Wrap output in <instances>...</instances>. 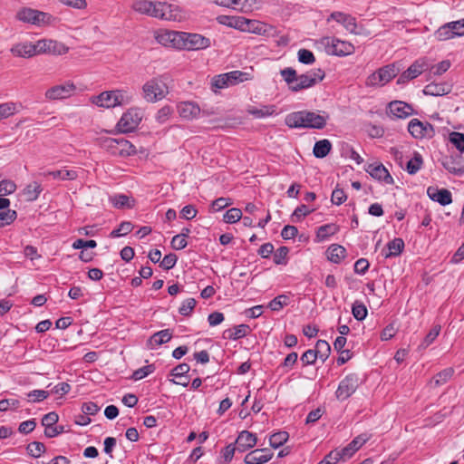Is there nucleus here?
Returning a JSON list of instances; mask_svg holds the SVG:
<instances>
[{
	"label": "nucleus",
	"mask_w": 464,
	"mask_h": 464,
	"mask_svg": "<svg viewBox=\"0 0 464 464\" xmlns=\"http://www.w3.org/2000/svg\"><path fill=\"white\" fill-rule=\"evenodd\" d=\"M314 351L316 352L318 358H320L323 361H325L329 356L331 348L326 341L318 340L315 344V349Z\"/></svg>",
	"instance_id": "47"
},
{
	"label": "nucleus",
	"mask_w": 464,
	"mask_h": 464,
	"mask_svg": "<svg viewBox=\"0 0 464 464\" xmlns=\"http://www.w3.org/2000/svg\"><path fill=\"white\" fill-rule=\"evenodd\" d=\"M102 147L115 157L126 158L137 152L135 146L124 138H106L102 140Z\"/></svg>",
	"instance_id": "3"
},
{
	"label": "nucleus",
	"mask_w": 464,
	"mask_h": 464,
	"mask_svg": "<svg viewBox=\"0 0 464 464\" xmlns=\"http://www.w3.org/2000/svg\"><path fill=\"white\" fill-rule=\"evenodd\" d=\"M172 338V333L169 329L160 331L154 334L149 340L148 345L150 349H155L158 346L170 341Z\"/></svg>",
	"instance_id": "30"
},
{
	"label": "nucleus",
	"mask_w": 464,
	"mask_h": 464,
	"mask_svg": "<svg viewBox=\"0 0 464 464\" xmlns=\"http://www.w3.org/2000/svg\"><path fill=\"white\" fill-rule=\"evenodd\" d=\"M324 78V72L321 69L311 70L306 73L297 75L295 85L292 86V92H296L310 88Z\"/></svg>",
	"instance_id": "11"
},
{
	"label": "nucleus",
	"mask_w": 464,
	"mask_h": 464,
	"mask_svg": "<svg viewBox=\"0 0 464 464\" xmlns=\"http://www.w3.org/2000/svg\"><path fill=\"white\" fill-rule=\"evenodd\" d=\"M142 92L147 102H155L168 93V87L161 79L154 78L145 82Z\"/></svg>",
	"instance_id": "7"
},
{
	"label": "nucleus",
	"mask_w": 464,
	"mask_h": 464,
	"mask_svg": "<svg viewBox=\"0 0 464 464\" xmlns=\"http://www.w3.org/2000/svg\"><path fill=\"white\" fill-rule=\"evenodd\" d=\"M288 254V248L286 246H281L279 247L275 253H274V262L276 265H285L286 264V257Z\"/></svg>",
	"instance_id": "60"
},
{
	"label": "nucleus",
	"mask_w": 464,
	"mask_h": 464,
	"mask_svg": "<svg viewBox=\"0 0 464 464\" xmlns=\"http://www.w3.org/2000/svg\"><path fill=\"white\" fill-rule=\"evenodd\" d=\"M155 2L149 0H136L132 3L131 8L140 14L153 16Z\"/></svg>",
	"instance_id": "32"
},
{
	"label": "nucleus",
	"mask_w": 464,
	"mask_h": 464,
	"mask_svg": "<svg viewBox=\"0 0 464 464\" xmlns=\"http://www.w3.org/2000/svg\"><path fill=\"white\" fill-rule=\"evenodd\" d=\"M314 209V208H310L309 207H307L306 205H300L298 206L295 211L293 212L292 214V221L293 222H299L301 221L304 217L308 216L309 214H311Z\"/></svg>",
	"instance_id": "53"
},
{
	"label": "nucleus",
	"mask_w": 464,
	"mask_h": 464,
	"mask_svg": "<svg viewBox=\"0 0 464 464\" xmlns=\"http://www.w3.org/2000/svg\"><path fill=\"white\" fill-rule=\"evenodd\" d=\"M283 79L287 83L289 90L292 91V86L295 85L297 80L296 71L291 67L285 68L280 72Z\"/></svg>",
	"instance_id": "48"
},
{
	"label": "nucleus",
	"mask_w": 464,
	"mask_h": 464,
	"mask_svg": "<svg viewBox=\"0 0 464 464\" xmlns=\"http://www.w3.org/2000/svg\"><path fill=\"white\" fill-rule=\"evenodd\" d=\"M452 90L451 84L443 82H430L427 84L423 89L425 95L430 96H442L450 93Z\"/></svg>",
	"instance_id": "27"
},
{
	"label": "nucleus",
	"mask_w": 464,
	"mask_h": 464,
	"mask_svg": "<svg viewBox=\"0 0 464 464\" xmlns=\"http://www.w3.org/2000/svg\"><path fill=\"white\" fill-rule=\"evenodd\" d=\"M454 370L452 368H447L439 372L434 376L432 382L435 386H440L446 383L453 375Z\"/></svg>",
	"instance_id": "52"
},
{
	"label": "nucleus",
	"mask_w": 464,
	"mask_h": 464,
	"mask_svg": "<svg viewBox=\"0 0 464 464\" xmlns=\"http://www.w3.org/2000/svg\"><path fill=\"white\" fill-rule=\"evenodd\" d=\"M248 113L256 118H266L273 115L276 112L274 105H262L260 108H249Z\"/></svg>",
	"instance_id": "39"
},
{
	"label": "nucleus",
	"mask_w": 464,
	"mask_h": 464,
	"mask_svg": "<svg viewBox=\"0 0 464 464\" xmlns=\"http://www.w3.org/2000/svg\"><path fill=\"white\" fill-rule=\"evenodd\" d=\"M243 32L262 34L266 32L265 24L256 20L246 19V23Z\"/></svg>",
	"instance_id": "46"
},
{
	"label": "nucleus",
	"mask_w": 464,
	"mask_h": 464,
	"mask_svg": "<svg viewBox=\"0 0 464 464\" xmlns=\"http://www.w3.org/2000/svg\"><path fill=\"white\" fill-rule=\"evenodd\" d=\"M399 72L394 64H388L371 73L365 81L367 87H382L391 82Z\"/></svg>",
	"instance_id": "5"
},
{
	"label": "nucleus",
	"mask_w": 464,
	"mask_h": 464,
	"mask_svg": "<svg viewBox=\"0 0 464 464\" xmlns=\"http://www.w3.org/2000/svg\"><path fill=\"white\" fill-rule=\"evenodd\" d=\"M361 384L359 376L355 373L346 375L339 383L335 396L339 401H344L352 396Z\"/></svg>",
	"instance_id": "8"
},
{
	"label": "nucleus",
	"mask_w": 464,
	"mask_h": 464,
	"mask_svg": "<svg viewBox=\"0 0 464 464\" xmlns=\"http://www.w3.org/2000/svg\"><path fill=\"white\" fill-rule=\"evenodd\" d=\"M389 252L385 254V257L399 256L404 248V242L401 238H394L387 245Z\"/></svg>",
	"instance_id": "41"
},
{
	"label": "nucleus",
	"mask_w": 464,
	"mask_h": 464,
	"mask_svg": "<svg viewBox=\"0 0 464 464\" xmlns=\"http://www.w3.org/2000/svg\"><path fill=\"white\" fill-rule=\"evenodd\" d=\"M141 112L137 109H130L120 119L117 128L121 132L126 133L134 130L141 121Z\"/></svg>",
	"instance_id": "12"
},
{
	"label": "nucleus",
	"mask_w": 464,
	"mask_h": 464,
	"mask_svg": "<svg viewBox=\"0 0 464 464\" xmlns=\"http://www.w3.org/2000/svg\"><path fill=\"white\" fill-rule=\"evenodd\" d=\"M253 75L248 72L232 71L214 76L210 82V88L214 92L238 83L250 81Z\"/></svg>",
	"instance_id": "2"
},
{
	"label": "nucleus",
	"mask_w": 464,
	"mask_h": 464,
	"mask_svg": "<svg viewBox=\"0 0 464 464\" xmlns=\"http://www.w3.org/2000/svg\"><path fill=\"white\" fill-rule=\"evenodd\" d=\"M429 69L426 58L416 60L398 79V83H404L410 80L415 79L425 70Z\"/></svg>",
	"instance_id": "16"
},
{
	"label": "nucleus",
	"mask_w": 464,
	"mask_h": 464,
	"mask_svg": "<svg viewBox=\"0 0 464 464\" xmlns=\"http://www.w3.org/2000/svg\"><path fill=\"white\" fill-rule=\"evenodd\" d=\"M371 438L368 433H362L355 437L346 447L341 451L346 459L351 458L359 449L362 447Z\"/></svg>",
	"instance_id": "25"
},
{
	"label": "nucleus",
	"mask_w": 464,
	"mask_h": 464,
	"mask_svg": "<svg viewBox=\"0 0 464 464\" xmlns=\"http://www.w3.org/2000/svg\"><path fill=\"white\" fill-rule=\"evenodd\" d=\"M273 452L268 449H256L245 456L246 464H264L273 458Z\"/></svg>",
	"instance_id": "21"
},
{
	"label": "nucleus",
	"mask_w": 464,
	"mask_h": 464,
	"mask_svg": "<svg viewBox=\"0 0 464 464\" xmlns=\"http://www.w3.org/2000/svg\"><path fill=\"white\" fill-rule=\"evenodd\" d=\"M366 171L375 179L383 181L385 184H392L393 179L388 169L382 163L369 164Z\"/></svg>",
	"instance_id": "22"
},
{
	"label": "nucleus",
	"mask_w": 464,
	"mask_h": 464,
	"mask_svg": "<svg viewBox=\"0 0 464 464\" xmlns=\"http://www.w3.org/2000/svg\"><path fill=\"white\" fill-rule=\"evenodd\" d=\"M10 53L14 57L32 58L39 54L38 41L34 44L28 41L16 43L11 47Z\"/></svg>",
	"instance_id": "13"
},
{
	"label": "nucleus",
	"mask_w": 464,
	"mask_h": 464,
	"mask_svg": "<svg viewBox=\"0 0 464 464\" xmlns=\"http://www.w3.org/2000/svg\"><path fill=\"white\" fill-rule=\"evenodd\" d=\"M319 43L330 55L346 56L354 53V46L350 42L337 38L323 37Z\"/></svg>",
	"instance_id": "6"
},
{
	"label": "nucleus",
	"mask_w": 464,
	"mask_h": 464,
	"mask_svg": "<svg viewBox=\"0 0 464 464\" xmlns=\"http://www.w3.org/2000/svg\"><path fill=\"white\" fill-rule=\"evenodd\" d=\"M110 201L117 208H132L134 202V200L131 198L123 194H118L111 197Z\"/></svg>",
	"instance_id": "38"
},
{
	"label": "nucleus",
	"mask_w": 464,
	"mask_h": 464,
	"mask_svg": "<svg viewBox=\"0 0 464 464\" xmlns=\"http://www.w3.org/2000/svg\"><path fill=\"white\" fill-rule=\"evenodd\" d=\"M210 45V40L198 34L176 32V48L201 50Z\"/></svg>",
	"instance_id": "4"
},
{
	"label": "nucleus",
	"mask_w": 464,
	"mask_h": 464,
	"mask_svg": "<svg viewBox=\"0 0 464 464\" xmlns=\"http://www.w3.org/2000/svg\"><path fill=\"white\" fill-rule=\"evenodd\" d=\"M449 140L460 152H464V133L453 131L450 133Z\"/></svg>",
	"instance_id": "54"
},
{
	"label": "nucleus",
	"mask_w": 464,
	"mask_h": 464,
	"mask_svg": "<svg viewBox=\"0 0 464 464\" xmlns=\"http://www.w3.org/2000/svg\"><path fill=\"white\" fill-rule=\"evenodd\" d=\"M132 96L124 90L107 91L97 96H92L91 101L99 107L110 109L116 106L129 104Z\"/></svg>",
	"instance_id": "1"
},
{
	"label": "nucleus",
	"mask_w": 464,
	"mask_h": 464,
	"mask_svg": "<svg viewBox=\"0 0 464 464\" xmlns=\"http://www.w3.org/2000/svg\"><path fill=\"white\" fill-rule=\"evenodd\" d=\"M413 107L401 101H392L388 104V115L393 119H406L414 114Z\"/></svg>",
	"instance_id": "15"
},
{
	"label": "nucleus",
	"mask_w": 464,
	"mask_h": 464,
	"mask_svg": "<svg viewBox=\"0 0 464 464\" xmlns=\"http://www.w3.org/2000/svg\"><path fill=\"white\" fill-rule=\"evenodd\" d=\"M153 17L169 21L174 16L172 4L167 1H155Z\"/></svg>",
	"instance_id": "28"
},
{
	"label": "nucleus",
	"mask_w": 464,
	"mask_h": 464,
	"mask_svg": "<svg viewBox=\"0 0 464 464\" xmlns=\"http://www.w3.org/2000/svg\"><path fill=\"white\" fill-rule=\"evenodd\" d=\"M352 314L356 320L362 321L367 316V308L362 302L355 301L352 306Z\"/></svg>",
	"instance_id": "51"
},
{
	"label": "nucleus",
	"mask_w": 464,
	"mask_h": 464,
	"mask_svg": "<svg viewBox=\"0 0 464 464\" xmlns=\"http://www.w3.org/2000/svg\"><path fill=\"white\" fill-rule=\"evenodd\" d=\"M27 453L34 457V458H39L42 453H44L46 450L45 446L42 442L34 441L27 445L26 447Z\"/></svg>",
	"instance_id": "58"
},
{
	"label": "nucleus",
	"mask_w": 464,
	"mask_h": 464,
	"mask_svg": "<svg viewBox=\"0 0 464 464\" xmlns=\"http://www.w3.org/2000/svg\"><path fill=\"white\" fill-rule=\"evenodd\" d=\"M346 250L343 246L334 244L327 249L328 259L335 264L340 263L345 257Z\"/></svg>",
	"instance_id": "34"
},
{
	"label": "nucleus",
	"mask_w": 464,
	"mask_h": 464,
	"mask_svg": "<svg viewBox=\"0 0 464 464\" xmlns=\"http://www.w3.org/2000/svg\"><path fill=\"white\" fill-rule=\"evenodd\" d=\"M441 164L450 173L460 175L464 172V158L461 155L445 156Z\"/></svg>",
	"instance_id": "20"
},
{
	"label": "nucleus",
	"mask_w": 464,
	"mask_h": 464,
	"mask_svg": "<svg viewBox=\"0 0 464 464\" xmlns=\"http://www.w3.org/2000/svg\"><path fill=\"white\" fill-rule=\"evenodd\" d=\"M16 18L24 23L43 25L49 24L52 16L47 13L24 7L17 12Z\"/></svg>",
	"instance_id": "10"
},
{
	"label": "nucleus",
	"mask_w": 464,
	"mask_h": 464,
	"mask_svg": "<svg viewBox=\"0 0 464 464\" xmlns=\"http://www.w3.org/2000/svg\"><path fill=\"white\" fill-rule=\"evenodd\" d=\"M242 218V211L237 208H232L228 209L224 217L223 220L228 224H234Z\"/></svg>",
	"instance_id": "57"
},
{
	"label": "nucleus",
	"mask_w": 464,
	"mask_h": 464,
	"mask_svg": "<svg viewBox=\"0 0 464 464\" xmlns=\"http://www.w3.org/2000/svg\"><path fill=\"white\" fill-rule=\"evenodd\" d=\"M440 332V325L437 324L434 325L430 331L428 333V334L425 336L421 343L420 344V348L426 349L428 346H430L435 339L439 336Z\"/></svg>",
	"instance_id": "49"
},
{
	"label": "nucleus",
	"mask_w": 464,
	"mask_h": 464,
	"mask_svg": "<svg viewBox=\"0 0 464 464\" xmlns=\"http://www.w3.org/2000/svg\"><path fill=\"white\" fill-rule=\"evenodd\" d=\"M197 304V301L194 298H188L184 300L180 306L179 307V313L183 316H189L195 306Z\"/></svg>",
	"instance_id": "56"
},
{
	"label": "nucleus",
	"mask_w": 464,
	"mask_h": 464,
	"mask_svg": "<svg viewBox=\"0 0 464 464\" xmlns=\"http://www.w3.org/2000/svg\"><path fill=\"white\" fill-rule=\"evenodd\" d=\"M44 177L51 176L53 179L60 180H75L78 178V171L76 169H58L53 171L44 172Z\"/></svg>",
	"instance_id": "31"
},
{
	"label": "nucleus",
	"mask_w": 464,
	"mask_h": 464,
	"mask_svg": "<svg viewBox=\"0 0 464 464\" xmlns=\"http://www.w3.org/2000/svg\"><path fill=\"white\" fill-rule=\"evenodd\" d=\"M332 144L328 140H321L315 142L314 147V155L316 158H324L331 150Z\"/></svg>",
	"instance_id": "40"
},
{
	"label": "nucleus",
	"mask_w": 464,
	"mask_h": 464,
	"mask_svg": "<svg viewBox=\"0 0 464 464\" xmlns=\"http://www.w3.org/2000/svg\"><path fill=\"white\" fill-rule=\"evenodd\" d=\"M408 131L417 140L432 139L435 136L433 126L428 121L411 119L408 123Z\"/></svg>",
	"instance_id": "9"
},
{
	"label": "nucleus",
	"mask_w": 464,
	"mask_h": 464,
	"mask_svg": "<svg viewBox=\"0 0 464 464\" xmlns=\"http://www.w3.org/2000/svg\"><path fill=\"white\" fill-rule=\"evenodd\" d=\"M256 441L257 438L256 434L243 430L238 434L236 440L237 450L240 452H244L253 448L256 444Z\"/></svg>",
	"instance_id": "23"
},
{
	"label": "nucleus",
	"mask_w": 464,
	"mask_h": 464,
	"mask_svg": "<svg viewBox=\"0 0 464 464\" xmlns=\"http://www.w3.org/2000/svg\"><path fill=\"white\" fill-rule=\"evenodd\" d=\"M288 437V433L285 431L274 433L269 438V444L272 448L277 449L287 441Z\"/></svg>",
	"instance_id": "50"
},
{
	"label": "nucleus",
	"mask_w": 464,
	"mask_h": 464,
	"mask_svg": "<svg viewBox=\"0 0 464 464\" xmlns=\"http://www.w3.org/2000/svg\"><path fill=\"white\" fill-rule=\"evenodd\" d=\"M422 163L421 155L418 152H414L413 157L408 161L406 166L408 173L411 175L417 173L420 169Z\"/></svg>",
	"instance_id": "42"
},
{
	"label": "nucleus",
	"mask_w": 464,
	"mask_h": 464,
	"mask_svg": "<svg viewBox=\"0 0 464 464\" xmlns=\"http://www.w3.org/2000/svg\"><path fill=\"white\" fill-rule=\"evenodd\" d=\"M15 112V104L5 102L0 104V120L8 118Z\"/></svg>",
	"instance_id": "62"
},
{
	"label": "nucleus",
	"mask_w": 464,
	"mask_h": 464,
	"mask_svg": "<svg viewBox=\"0 0 464 464\" xmlns=\"http://www.w3.org/2000/svg\"><path fill=\"white\" fill-rule=\"evenodd\" d=\"M331 19L341 24L349 33L359 34L356 19L351 14L342 12H333L327 21L329 22Z\"/></svg>",
	"instance_id": "19"
},
{
	"label": "nucleus",
	"mask_w": 464,
	"mask_h": 464,
	"mask_svg": "<svg viewBox=\"0 0 464 464\" xmlns=\"http://www.w3.org/2000/svg\"><path fill=\"white\" fill-rule=\"evenodd\" d=\"M339 230V227L335 224H326L318 227L316 232V240L323 242L326 240L330 236L334 235Z\"/></svg>",
	"instance_id": "37"
},
{
	"label": "nucleus",
	"mask_w": 464,
	"mask_h": 464,
	"mask_svg": "<svg viewBox=\"0 0 464 464\" xmlns=\"http://www.w3.org/2000/svg\"><path fill=\"white\" fill-rule=\"evenodd\" d=\"M297 54L298 61L304 64H312L315 60L314 53L307 49H300Z\"/></svg>",
	"instance_id": "63"
},
{
	"label": "nucleus",
	"mask_w": 464,
	"mask_h": 464,
	"mask_svg": "<svg viewBox=\"0 0 464 464\" xmlns=\"http://www.w3.org/2000/svg\"><path fill=\"white\" fill-rule=\"evenodd\" d=\"M454 36H464V18L450 22Z\"/></svg>",
	"instance_id": "64"
},
{
	"label": "nucleus",
	"mask_w": 464,
	"mask_h": 464,
	"mask_svg": "<svg viewBox=\"0 0 464 464\" xmlns=\"http://www.w3.org/2000/svg\"><path fill=\"white\" fill-rule=\"evenodd\" d=\"M249 330L250 328L247 324H239L233 329L228 330L227 333L228 334V338L237 340L245 337L248 334Z\"/></svg>",
	"instance_id": "45"
},
{
	"label": "nucleus",
	"mask_w": 464,
	"mask_h": 464,
	"mask_svg": "<svg viewBox=\"0 0 464 464\" xmlns=\"http://www.w3.org/2000/svg\"><path fill=\"white\" fill-rule=\"evenodd\" d=\"M43 191L41 184L37 181H33L28 184L23 190V194L27 201H34L38 198Z\"/></svg>",
	"instance_id": "36"
},
{
	"label": "nucleus",
	"mask_w": 464,
	"mask_h": 464,
	"mask_svg": "<svg viewBox=\"0 0 464 464\" xmlns=\"http://www.w3.org/2000/svg\"><path fill=\"white\" fill-rule=\"evenodd\" d=\"M285 122L289 128H305L304 111L289 113Z\"/></svg>",
	"instance_id": "33"
},
{
	"label": "nucleus",
	"mask_w": 464,
	"mask_h": 464,
	"mask_svg": "<svg viewBox=\"0 0 464 464\" xmlns=\"http://www.w3.org/2000/svg\"><path fill=\"white\" fill-rule=\"evenodd\" d=\"M305 128L323 129L327 121L326 114H318L314 111H304Z\"/></svg>",
	"instance_id": "24"
},
{
	"label": "nucleus",
	"mask_w": 464,
	"mask_h": 464,
	"mask_svg": "<svg viewBox=\"0 0 464 464\" xmlns=\"http://www.w3.org/2000/svg\"><path fill=\"white\" fill-rule=\"evenodd\" d=\"M69 51V48L61 42L52 39L38 40V52L53 55H63Z\"/></svg>",
	"instance_id": "14"
},
{
	"label": "nucleus",
	"mask_w": 464,
	"mask_h": 464,
	"mask_svg": "<svg viewBox=\"0 0 464 464\" xmlns=\"http://www.w3.org/2000/svg\"><path fill=\"white\" fill-rule=\"evenodd\" d=\"M76 90L75 85L67 82L63 84L53 86L45 92V98L47 100H59L70 97Z\"/></svg>",
	"instance_id": "17"
},
{
	"label": "nucleus",
	"mask_w": 464,
	"mask_h": 464,
	"mask_svg": "<svg viewBox=\"0 0 464 464\" xmlns=\"http://www.w3.org/2000/svg\"><path fill=\"white\" fill-rule=\"evenodd\" d=\"M133 229V225L130 221H123L120 224L117 229H114L111 233V237H118L121 236H125L131 232Z\"/></svg>",
	"instance_id": "59"
},
{
	"label": "nucleus",
	"mask_w": 464,
	"mask_h": 464,
	"mask_svg": "<svg viewBox=\"0 0 464 464\" xmlns=\"http://www.w3.org/2000/svg\"><path fill=\"white\" fill-rule=\"evenodd\" d=\"M215 4L220 6L232 8L236 11L247 13L252 11L257 5L258 0H214Z\"/></svg>",
	"instance_id": "18"
},
{
	"label": "nucleus",
	"mask_w": 464,
	"mask_h": 464,
	"mask_svg": "<svg viewBox=\"0 0 464 464\" xmlns=\"http://www.w3.org/2000/svg\"><path fill=\"white\" fill-rule=\"evenodd\" d=\"M15 189L16 185L12 180L4 179L0 182V196L12 194Z\"/></svg>",
	"instance_id": "61"
},
{
	"label": "nucleus",
	"mask_w": 464,
	"mask_h": 464,
	"mask_svg": "<svg viewBox=\"0 0 464 464\" xmlns=\"http://www.w3.org/2000/svg\"><path fill=\"white\" fill-rule=\"evenodd\" d=\"M427 194L433 201L442 206L449 205L452 202L451 192L446 188L438 189L432 187L428 188Z\"/></svg>",
	"instance_id": "26"
},
{
	"label": "nucleus",
	"mask_w": 464,
	"mask_h": 464,
	"mask_svg": "<svg viewBox=\"0 0 464 464\" xmlns=\"http://www.w3.org/2000/svg\"><path fill=\"white\" fill-rule=\"evenodd\" d=\"M17 217L15 210L6 209L0 211V227L12 224Z\"/></svg>",
	"instance_id": "55"
},
{
	"label": "nucleus",
	"mask_w": 464,
	"mask_h": 464,
	"mask_svg": "<svg viewBox=\"0 0 464 464\" xmlns=\"http://www.w3.org/2000/svg\"><path fill=\"white\" fill-rule=\"evenodd\" d=\"M435 37L439 41H447V40L454 38L455 36L453 34L451 26L450 25V23H447V24L441 25L435 32Z\"/></svg>",
	"instance_id": "43"
},
{
	"label": "nucleus",
	"mask_w": 464,
	"mask_h": 464,
	"mask_svg": "<svg viewBox=\"0 0 464 464\" xmlns=\"http://www.w3.org/2000/svg\"><path fill=\"white\" fill-rule=\"evenodd\" d=\"M155 38L163 46L172 47L174 45V32L167 29H159L155 33Z\"/></svg>",
	"instance_id": "35"
},
{
	"label": "nucleus",
	"mask_w": 464,
	"mask_h": 464,
	"mask_svg": "<svg viewBox=\"0 0 464 464\" xmlns=\"http://www.w3.org/2000/svg\"><path fill=\"white\" fill-rule=\"evenodd\" d=\"M177 109L179 116L186 120L193 119L200 112L198 106L192 102H181Z\"/></svg>",
	"instance_id": "29"
},
{
	"label": "nucleus",
	"mask_w": 464,
	"mask_h": 464,
	"mask_svg": "<svg viewBox=\"0 0 464 464\" xmlns=\"http://www.w3.org/2000/svg\"><path fill=\"white\" fill-rule=\"evenodd\" d=\"M289 302V296L286 295H279L271 300L268 304V308L272 311H280L284 306L287 305Z\"/></svg>",
	"instance_id": "44"
}]
</instances>
